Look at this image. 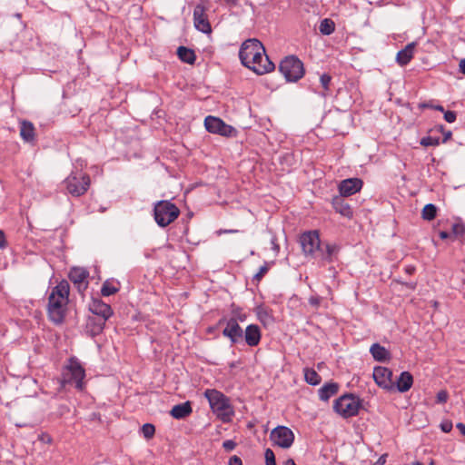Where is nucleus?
<instances>
[{
    "label": "nucleus",
    "mask_w": 465,
    "mask_h": 465,
    "mask_svg": "<svg viewBox=\"0 0 465 465\" xmlns=\"http://www.w3.org/2000/svg\"><path fill=\"white\" fill-rule=\"evenodd\" d=\"M225 4L229 6H236L239 0H224Z\"/></svg>",
    "instance_id": "nucleus-53"
},
{
    "label": "nucleus",
    "mask_w": 465,
    "mask_h": 465,
    "mask_svg": "<svg viewBox=\"0 0 465 465\" xmlns=\"http://www.w3.org/2000/svg\"><path fill=\"white\" fill-rule=\"evenodd\" d=\"M373 379L376 384L387 391H395V383L392 381V371L383 366H377L373 370Z\"/></svg>",
    "instance_id": "nucleus-12"
},
{
    "label": "nucleus",
    "mask_w": 465,
    "mask_h": 465,
    "mask_svg": "<svg viewBox=\"0 0 465 465\" xmlns=\"http://www.w3.org/2000/svg\"><path fill=\"white\" fill-rule=\"evenodd\" d=\"M460 70L462 74H465V58L461 59L460 62Z\"/></svg>",
    "instance_id": "nucleus-54"
},
{
    "label": "nucleus",
    "mask_w": 465,
    "mask_h": 465,
    "mask_svg": "<svg viewBox=\"0 0 465 465\" xmlns=\"http://www.w3.org/2000/svg\"><path fill=\"white\" fill-rule=\"evenodd\" d=\"M256 315L259 321L264 325L271 324L272 322V317L269 313L268 310L264 307L259 306L256 308Z\"/></svg>",
    "instance_id": "nucleus-30"
},
{
    "label": "nucleus",
    "mask_w": 465,
    "mask_h": 465,
    "mask_svg": "<svg viewBox=\"0 0 465 465\" xmlns=\"http://www.w3.org/2000/svg\"><path fill=\"white\" fill-rule=\"evenodd\" d=\"M192 412L193 408L190 401H185L183 403L174 405L170 411L171 416L176 420L185 419L190 416Z\"/></svg>",
    "instance_id": "nucleus-22"
},
{
    "label": "nucleus",
    "mask_w": 465,
    "mask_h": 465,
    "mask_svg": "<svg viewBox=\"0 0 465 465\" xmlns=\"http://www.w3.org/2000/svg\"><path fill=\"white\" fill-rule=\"evenodd\" d=\"M70 286L67 281H61L48 297L47 313L50 321L55 324L64 322L65 316V307L68 303Z\"/></svg>",
    "instance_id": "nucleus-2"
},
{
    "label": "nucleus",
    "mask_w": 465,
    "mask_h": 465,
    "mask_svg": "<svg viewBox=\"0 0 465 465\" xmlns=\"http://www.w3.org/2000/svg\"><path fill=\"white\" fill-rule=\"evenodd\" d=\"M433 109L436 111L443 112V113L445 112L443 106L440 104L434 105Z\"/></svg>",
    "instance_id": "nucleus-57"
},
{
    "label": "nucleus",
    "mask_w": 465,
    "mask_h": 465,
    "mask_svg": "<svg viewBox=\"0 0 465 465\" xmlns=\"http://www.w3.org/2000/svg\"><path fill=\"white\" fill-rule=\"evenodd\" d=\"M320 81H321V84H322L323 89L325 91H328L329 90V85H330L331 81V75L328 74H323L322 75H321Z\"/></svg>",
    "instance_id": "nucleus-38"
},
{
    "label": "nucleus",
    "mask_w": 465,
    "mask_h": 465,
    "mask_svg": "<svg viewBox=\"0 0 465 465\" xmlns=\"http://www.w3.org/2000/svg\"><path fill=\"white\" fill-rule=\"evenodd\" d=\"M448 392L446 391L441 390L436 395L437 402L445 403L448 400Z\"/></svg>",
    "instance_id": "nucleus-39"
},
{
    "label": "nucleus",
    "mask_w": 465,
    "mask_h": 465,
    "mask_svg": "<svg viewBox=\"0 0 465 465\" xmlns=\"http://www.w3.org/2000/svg\"><path fill=\"white\" fill-rule=\"evenodd\" d=\"M279 70L288 82H297L304 75L303 64L295 55L284 57L279 64Z\"/></svg>",
    "instance_id": "nucleus-7"
},
{
    "label": "nucleus",
    "mask_w": 465,
    "mask_h": 465,
    "mask_svg": "<svg viewBox=\"0 0 465 465\" xmlns=\"http://www.w3.org/2000/svg\"><path fill=\"white\" fill-rule=\"evenodd\" d=\"M420 143L422 146H438L440 144V138L439 137H432V136H425L420 139Z\"/></svg>",
    "instance_id": "nucleus-35"
},
{
    "label": "nucleus",
    "mask_w": 465,
    "mask_h": 465,
    "mask_svg": "<svg viewBox=\"0 0 465 465\" xmlns=\"http://www.w3.org/2000/svg\"><path fill=\"white\" fill-rule=\"evenodd\" d=\"M204 126L209 133L221 134L223 136H231L235 131L234 128L225 124L219 117L208 115L204 119Z\"/></svg>",
    "instance_id": "nucleus-11"
},
{
    "label": "nucleus",
    "mask_w": 465,
    "mask_h": 465,
    "mask_svg": "<svg viewBox=\"0 0 465 465\" xmlns=\"http://www.w3.org/2000/svg\"><path fill=\"white\" fill-rule=\"evenodd\" d=\"M300 242L305 254L312 255L319 252L322 242L317 231L304 232L300 237Z\"/></svg>",
    "instance_id": "nucleus-13"
},
{
    "label": "nucleus",
    "mask_w": 465,
    "mask_h": 465,
    "mask_svg": "<svg viewBox=\"0 0 465 465\" xmlns=\"http://www.w3.org/2000/svg\"><path fill=\"white\" fill-rule=\"evenodd\" d=\"M204 396L208 400L213 412L215 413L218 418L224 422L231 420L234 412L228 397L214 389H207L204 391Z\"/></svg>",
    "instance_id": "nucleus-3"
},
{
    "label": "nucleus",
    "mask_w": 465,
    "mask_h": 465,
    "mask_svg": "<svg viewBox=\"0 0 465 465\" xmlns=\"http://www.w3.org/2000/svg\"><path fill=\"white\" fill-rule=\"evenodd\" d=\"M439 236L440 239L446 240V239L450 238L451 236V234L446 231H440L439 232Z\"/></svg>",
    "instance_id": "nucleus-50"
},
{
    "label": "nucleus",
    "mask_w": 465,
    "mask_h": 465,
    "mask_svg": "<svg viewBox=\"0 0 465 465\" xmlns=\"http://www.w3.org/2000/svg\"><path fill=\"white\" fill-rule=\"evenodd\" d=\"M242 64L259 75L274 70V64L269 59L262 44L255 38L248 39L242 44L239 51Z\"/></svg>",
    "instance_id": "nucleus-1"
},
{
    "label": "nucleus",
    "mask_w": 465,
    "mask_h": 465,
    "mask_svg": "<svg viewBox=\"0 0 465 465\" xmlns=\"http://www.w3.org/2000/svg\"><path fill=\"white\" fill-rule=\"evenodd\" d=\"M20 135L25 142L34 141L35 136L34 124L31 122L25 120L21 122Z\"/></svg>",
    "instance_id": "nucleus-26"
},
{
    "label": "nucleus",
    "mask_w": 465,
    "mask_h": 465,
    "mask_svg": "<svg viewBox=\"0 0 465 465\" xmlns=\"http://www.w3.org/2000/svg\"><path fill=\"white\" fill-rule=\"evenodd\" d=\"M104 325H105V322H104V321H100L99 322L94 323V329H93V332L94 334L101 333L103 331V330H104Z\"/></svg>",
    "instance_id": "nucleus-42"
},
{
    "label": "nucleus",
    "mask_w": 465,
    "mask_h": 465,
    "mask_svg": "<svg viewBox=\"0 0 465 465\" xmlns=\"http://www.w3.org/2000/svg\"><path fill=\"white\" fill-rule=\"evenodd\" d=\"M177 55L179 59L189 64H193L196 60L195 53L193 49L185 46H179L177 49Z\"/></svg>",
    "instance_id": "nucleus-27"
},
{
    "label": "nucleus",
    "mask_w": 465,
    "mask_h": 465,
    "mask_svg": "<svg viewBox=\"0 0 465 465\" xmlns=\"http://www.w3.org/2000/svg\"><path fill=\"white\" fill-rule=\"evenodd\" d=\"M68 277L70 281L74 284L79 292H83L88 287L87 278L89 277V272L84 268L74 267L71 269Z\"/></svg>",
    "instance_id": "nucleus-15"
},
{
    "label": "nucleus",
    "mask_w": 465,
    "mask_h": 465,
    "mask_svg": "<svg viewBox=\"0 0 465 465\" xmlns=\"http://www.w3.org/2000/svg\"><path fill=\"white\" fill-rule=\"evenodd\" d=\"M119 292V287L114 286L109 280L105 281L101 288V294L104 297L115 294Z\"/></svg>",
    "instance_id": "nucleus-32"
},
{
    "label": "nucleus",
    "mask_w": 465,
    "mask_h": 465,
    "mask_svg": "<svg viewBox=\"0 0 465 465\" xmlns=\"http://www.w3.org/2000/svg\"><path fill=\"white\" fill-rule=\"evenodd\" d=\"M7 245V242L5 239V234L4 231L0 230V249L5 248Z\"/></svg>",
    "instance_id": "nucleus-46"
},
{
    "label": "nucleus",
    "mask_w": 465,
    "mask_h": 465,
    "mask_svg": "<svg viewBox=\"0 0 465 465\" xmlns=\"http://www.w3.org/2000/svg\"><path fill=\"white\" fill-rule=\"evenodd\" d=\"M437 207L432 203L426 204L421 212V217L424 220L431 221L436 217Z\"/></svg>",
    "instance_id": "nucleus-31"
},
{
    "label": "nucleus",
    "mask_w": 465,
    "mask_h": 465,
    "mask_svg": "<svg viewBox=\"0 0 465 465\" xmlns=\"http://www.w3.org/2000/svg\"><path fill=\"white\" fill-rule=\"evenodd\" d=\"M142 432L145 439L150 440L155 433V427L151 423H145L142 426Z\"/></svg>",
    "instance_id": "nucleus-34"
},
{
    "label": "nucleus",
    "mask_w": 465,
    "mask_h": 465,
    "mask_svg": "<svg viewBox=\"0 0 465 465\" xmlns=\"http://www.w3.org/2000/svg\"><path fill=\"white\" fill-rule=\"evenodd\" d=\"M337 382H327L319 390V397L322 401H327L331 397L336 395L339 391Z\"/></svg>",
    "instance_id": "nucleus-25"
},
{
    "label": "nucleus",
    "mask_w": 465,
    "mask_h": 465,
    "mask_svg": "<svg viewBox=\"0 0 465 465\" xmlns=\"http://www.w3.org/2000/svg\"><path fill=\"white\" fill-rule=\"evenodd\" d=\"M397 282H400L401 284L407 286L411 290H415L416 285H417V282H403L401 281H397Z\"/></svg>",
    "instance_id": "nucleus-49"
},
{
    "label": "nucleus",
    "mask_w": 465,
    "mask_h": 465,
    "mask_svg": "<svg viewBox=\"0 0 465 465\" xmlns=\"http://www.w3.org/2000/svg\"><path fill=\"white\" fill-rule=\"evenodd\" d=\"M416 44L414 42L408 44L403 49L400 50L396 55V62L404 66L413 58Z\"/></svg>",
    "instance_id": "nucleus-20"
},
{
    "label": "nucleus",
    "mask_w": 465,
    "mask_h": 465,
    "mask_svg": "<svg viewBox=\"0 0 465 465\" xmlns=\"http://www.w3.org/2000/svg\"><path fill=\"white\" fill-rule=\"evenodd\" d=\"M387 454H382L373 465H384L387 460Z\"/></svg>",
    "instance_id": "nucleus-47"
},
{
    "label": "nucleus",
    "mask_w": 465,
    "mask_h": 465,
    "mask_svg": "<svg viewBox=\"0 0 465 465\" xmlns=\"http://www.w3.org/2000/svg\"><path fill=\"white\" fill-rule=\"evenodd\" d=\"M228 465H242V461L240 457L233 455L229 459Z\"/></svg>",
    "instance_id": "nucleus-45"
},
{
    "label": "nucleus",
    "mask_w": 465,
    "mask_h": 465,
    "mask_svg": "<svg viewBox=\"0 0 465 465\" xmlns=\"http://www.w3.org/2000/svg\"><path fill=\"white\" fill-rule=\"evenodd\" d=\"M304 379L305 381L311 385H318L320 384L322 378L317 373V371L313 369L305 368L304 369Z\"/></svg>",
    "instance_id": "nucleus-28"
},
{
    "label": "nucleus",
    "mask_w": 465,
    "mask_h": 465,
    "mask_svg": "<svg viewBox=\"0 0 465 465\" xmlns=\"http://www.w3.org/2000/svg\"><path fill=\"white\" fill-rule=\"evenodd\" d=\"M240 320H241V321H243V320H244L243 316H241V317H240Z\"/></svg>",
    "instance_id": "nucleus-62"
},
{
    "label": "nucleus",
    "mask_w": 465,
    "mask_h": 465,
    "mask_svg": "<svg viewBox=\"0 0 465 465\" xmlns=\"http://www.w3.org/2000/svg\"><path fill=\"white\" fill-rule=\"evenodd\" d=\"M219 326L225 325L223 330V335L230 340L232 344L238 343L242 340L243 331L238 323V320L234 317L226 319L223 317L218 322Z\"/></svg>",
    "instance_id": "nucleus-9"
},
{
    "label": "nucleus",
    "mask_w": 465,
    "mask_h": 465,
    "mask_svg": "<svg viewBox=\"0 0 465 465\" xmlns=\"http://www.w3.org/2000/svg\"><path fill=\"white\" fill-rule=\"evenodd\" d=\"M343 197L344 196L341 195L335 196L331 202L332 206L334 210L342 216L351 218L353 214L352 209Z\"/></svg>",
    "instance_id": "nucleus-21"
},
{
    "label": "nucleus",
    "mask_w": 465,
    "mask_h": 465,
    "mask_svg": "<svg viewBox=\"0 0 465 465\" xmlns=\"http://www.w3.org/2000/svg\"><path fill=\"white\" fill-rule=\"evenodd\" d=\"M154 220L161 227H166L172 223L180 214L179 208L170 201H159L153 209Z\"/></svg>",
    "instance_id": "nucleus-6"
},
{
    "label": "nucleus",
    "mask_w": 465,
    "mask_h": 465,
    "mask_svg": "<svg viewBox=\"0 0 465 465\" xmlns=\"http://www.w3.org/2000/svg\"><path fill=\"white\" fill-rule=\"evenodd\" d=\"M451 235L455 238L462 237L465 234V224L461 222H458L451 226Z\"/></svg>",
    "instance_id": "nucleus-33"
},
{
    "label": "nucleus",
    "mask_w": 465,
    "mask_h": 465,
    "mask_svg": "<svg viewBox=\"0 0 465 465\" xmlns=\"http://www.w3.org/2000/svg\"><path fill=\"white\" fill-rule=\"evenodd\" d=\"M245 342L251 346H257L261 341V331L258 325L250 324L243 332Z\"/></svg>",
    "instance_id": "nucleus-19"
},
{
    "label": "nucleus",
    "mask_w": 465,
    "mask_h": 465,
    "mask_svg": "<svg viewBox=\"0 0 465 465\" xmlns=\"http://www.w3.org/2000/svg\"><path fill=\"white\" fill-rule=\"evenodd\" d=\"M321 301H322V299H321L319 296H312V297H310V299H309V303H310L312 306H313V307L317 308V307H319V306H320V304H321Z\"/></svg>",
    "instance_id": "nucleus-44"
},
{
    "label": "nucleus",
    "mask_w": 465,
    "mask_h": 465,
    "mask_svg": "<svg viewBox=\"0 0 465 465\" xmlns=\"http://www.w3.org/2000/svg\"><path fill=\"white\" fill-rule=\"evenodd\" d=\"M363 182L360 178H349L341 181L339 184V192L341 196H351L362 188Z\"/></svg>",
    "instance_id": "nucleus-16"
},
{
    "label": "nucleus",
    "mask_w": 465,
    "mask_h": 465,
    "mask_svg": "<svg viewBox=\"0 0 465 465\" xmlns=\"http://www.w3.org/2000/svg\"><path fill=\"white\" fill-rule=\"evenodd\" d=\"M456 427L461 432L462 435H465V424L464 423L459 422L456 425Z\"/></svg>",
    "instance_id": "nucleus-52"
},
{
    "label": "nucleus",
    "mask_w": 465,
    "mask_h": 465,
    "mask_svg": "<svg viewBox=\"0 0 465 465\" xmlns=\"http://www.w3.org/2000/svg\"><path fill=\"white\" fill-rule=\"evenodd\" d=\"M268 271H269L268 265L267 264L262 265L260 268L259 272L253 275V280L256 282H260L263 278V276L268 272Z\"/></svg>",
    "instance_id": "nucleus-37"
},
{
    "label": "nucleus",
    "mask_w": 465,
    "mask_h": 465,
    "mask_svg": "<svg viewBox=\"0 0 465 465\" xmlns=\"http://www.w3.org/2000/svg\"><path fill=\"white\" fill-rule=\"evenodd\" d=\"M67 192L74 197L84 195L90 187V176L81 171L72 172L64 180Z\"/></svg>",
    "instance_id": "nucleus-8"
},
{
    "label": "nucleus",
    "mask_w": 465,
    "mask_h": 465,
    "mask_svg": "<svg viewBox=\"0 0 465 465\" xmlns=\"http://www.w3.org/2000/svg\"><path fill=\"white\" fill-rule=\"evenodd\" d=\"M89 309L94 314L101 316L102 319L100 321L104 322H106L113 314L111 306L101 299H93Z\"/></svg>",
    "instance_id": "nucleus-17"
},
{
    "label": "nucleus",
    "mask_w": 465,
    "mask_h": 465,
    "mask_svg": "<svg viewBox=\"0 0 465 465\" xmlns=\"http://www.w3.org/2000/svg\"><path fill=\"white\" fill-rule=\"evenodd\" d=\"M456 113L453 111H446L444 112V119L448 123H453L456 120Z\"/></svg>",
    "instance_id": "nucleus-41"
},
{
    "label": "nucleus",
    "mask_w": 465,
    "mask_h": 465,
    "mask_svg": "<svg viewBox=\"0 0 465 465\" xmlns=\"http://www.w3.org/2000/svg\"><path fill=\"white\" fill-rule=\"evenodd\" d=\"M451 135L452 134L450 131L444 133V138L442 140V143H446L451 137Z\"/></svg>",
    "instance_id": "nucleus-55"
},
{
    "label": "nucleus",
    "mask_w": 465,
    "mask_h": 465,
    "mask_svg": "<svg viewBox=\"0 0 465 465\" xmlns=\"http://www.w3.org/2000/svg\"><path fill=\"white\" fill-rule=\"evenodd\" d=\"M284 465H296L292 459H288L284 461Z\"/></svg>",
    "instance_id": "nucleus-58"
},
{
    "label": "nucleus",
    "mask_w": 465,
    "mask_h": 465,
    "mask_svg": "<svg viewBox=\"0 0 465 465\" xmlns=\"http://www.w3.org/2000/svg\"><path fill=\"white\" fill-rule=\"evenodd\" d=\"M237 232L236 230H226V231H224V232H228V233H230V232Z\"/></svg>",
    "instance_id": "nucleus-59"
},
{
    "label": "nucleus",
    "mask_w": 465,
    "mask_h": 465,
    "mask_svg": "<svg viewBox=\"0 0 465 465\" xmlns=\"http://www.w3.org/2000/svg\"><path fill=\"white\" fill-rule=\"evenodd\" d=\"M274 444L282 449L290 448L294 441V434L291 429L285 426H278L274 428L270 435Z\"/></svg>",
    "instance_id": "nucleus-10"
},
{
    "label": "nucleus",
    "mask_w": 465,
    "mask_h": 465,
    "mask_svg": "<svg viewBox=\"0 0 465 465\" xmlns=\"http://www.w3.org/2000/svg\"><path fill=\"white\" fill-rule=\"evenodd\" d=\"M272 248L275 252L279 251V245L276 243V238H272Z\"/></svg>",
    "instance_id": "nucleus-56"
},
{
    "label": "nucleus",
    "mask_w": 465,
    "mask_h": 465,
    "mask_svg": "<svg viewBox=\"0 0 465 465\" xmlns=\"http://www.w3.org/2000/svg\"><path fill=\"white\" fill-rule=\"evenodd\" d=\"M85 377V371L75 357H71L68 363L64 367L61 385L64 387L66 384L75 383V388L79 391L84 389V379Z\"/></svg>",
    "instance_id": "nucleus-4"
},
{
    "label": "nucleus",
    "mask_w": 465,
    "mask_h": 465,
    "mask_svg": "<svg viewBox=\"0 0 465 465\" xmlns=\"http://www.w3.org/2000/svg\"><path fill=\"white\" fill-rule=\"evenodd\" d=\"M395 390L400 392L408 391L413 384V377L409 371H402L396 381Z\"/></svg>",
    "instance_id": "nucleus-23"
},
{
    "label": "nucleus",
    "mask_w": 465,
    "mask_h": 465,
    "mask_svg": "<svg viewBox=\"0 0 465 465\" xmlns=\"http://www.w3.org/2000/svg\"><path fill=\"white\" fill-rule=\"evenodd\" d=\"M430 465H434V461H433V460H431V461H430Z\"/></svg>",
    "instance_id": "nucleus-63"
},
{
    "label": "nucleus",
    "mask_w": 465,
    "mask_h": 465,
    "mask_svg": "<svg viewBox=\"0 0 465 465\" xmlns=\"http://www.w3.org/2000/svg\"><path fill=\"white\" fill-rule=\"evenodd\" d=\"M236 445H237L236 442L233 441L232 440H227L223 441V447L226 451H231V450H234Z\"/></svg>",
    "instance_id": "nucleus-40"
},
{
    "label": "nucleus",
    "mask_w": 465,
    "mask_h": 465,
    "mask_svg": "<svg viewBox=\"0 0 465 465\" xmlns=\"http://www.w3.org/2000/svg\"><path fill=\"white\" fill-rule=\"evenodd\" d=\"M319 30L322 35H330L335 30V23L330 18H325L321 21Z\"/></svg>",
    "instance_id": "nucleus-29"
},
{
    "label": "nucleus",
    "mask_w": 465,
    "mask_h": 465,
    "mask_svg": "<svg viewBox=\"0 0 465 465\" xmlns=\"http://www.w3.org/2000/svg\"><path fill=\"white\" fill-rule=\"evenodd\" d=\"M340 247L337 244H322L319 254L321 256V259L327 262H332L334 260H336L337 255L339 253Z\"/></svg>",
    "instance_id": "nucleus-18"
},
{
    "label": "nucleus",
    "mask_w": 465,
    "mask_h": 465,
    "mask_svg": "<svg viewBox=\"0 0 465 465\" xmlns=\"http://www.w3.org/2000/svg\"><path fill=\"white\" fill-rule=\"evenodd\" d=\"M412 465H424L423 463L420 462V461H414L412 463Z\"/></svg>",
    "instance_id": "nucleus-60"
},
{
    "label": "nucleus",
    "mask_w": 465,
    "mask_h": 465,
    "mask_svg": "<svg viewBox=\"0 0 465 465\" xmlns=\"http://www.w3.org/2000/svg\"><path fill=\"white\" fill-rule=\"evenodd\" d=\"M362 401L352 393H346L336 399L333 410L341 417L348 419L358 415Z\"/></svg>",
    "instance_id": "nucleus-5"
},
{
    "label": "nucleus",
    "mask_w": 465,
    "mask_h": 465,
    "mask_svg": "<svg viewBox=\"0 0 465 465\" xmlns=\"http://www.w3.org/2000/svg\"><path fill=\"white\" fill-rule=\"evenodd\" d=\"M443 130H444L443 126H442V125H440V132H443Z\"/></svg>",
    "instance_id": "nucleus-61"
},
{
    "label": "nucleus",
    "mask_w": 465,
    "mask_h": 465,
    "mask_svg": "<svg viewBox=\"0 0 465 465\" xmlns=\"http://www.w3.org/2000/svg\"><path fill=\"white\" fill-rule=\"evenodd\" d=\"M264 456L266 465H276L275 455L271 449H266Z\"/></svg>",
    "instance_id": "nucleus-36"
},
{
    "label": "nucleus",
    "mask_w": 465,
    "mask_h": 465,
    "mask_svg": "<svg viewBox=\"0 0 465 465\" xmlns=\"http://www.w3.org/2000/svg\"><path fill=\"white\" fill-rule=\"evenodd\" d=\"M415 270H416V269H415V266H413V265H407V266L404 268L405 272H406V273H408V274H412V273H414Z\"/></svg>",
    "instance_id": "nucleus-51"
},
{
    "label": "nucleus",
    "mask_w": 465,
    "mask_h": 465,
    "mask_svg": "<svg viewBox=\"0 0 465 465\" xmlns=\"http://www.w3.org/2000/svg\"><path fill=\"white\" fill-rule=\"evenodd\" d=\"M370 352L377 361L383 362L389 361L391 358L390 351L379 343H373L371 346Z\"/></svg>",
    "instance_id": "nucleus-24"
},
{
    "label": "nucleus",
    "mask_w": 465,
    "mask_h": 465,
    "mask_svg": "<svg viewBox=\"0 0 465 465\" xmlns=\"http://www.w3.org/2000/svg\"><path fill=\"white\" fill-rule=\"evenodd\" d=\"M433 104H431V102H424V103H420L419 104V108L420 109H425V108H430V109H433Z\"/></svg>",
    "instance_id": "nucleus-48"
},
{
    "label": "nucleus",
    "mask_w": 465,
    "mask_h": 465,
    "mask_svg": "<svg viewBox=\"0 0 465 465\" xmlns=\"http://www.w3.org/2000/svg\"><path fill=\"white\" fill-rule=\"evenodd\" d=\"M207 7L200 3L196 5L193 10V24L194 27L204 34L212 32V26L206 15Z\"/></svg>",
    "instance_id": "nucleus-14"
},
{
    "label": "nucleus",
    "mask_w": 465,
    "mask_h": 465,
    "mask_svg": "<svg viewBox=\"0 0 465 465\" xmlns=\"http://www.w3.org/2000/svg\"><path fill=\"white\" fill-rule=\"evenodd\" d=\"M440 429L443 432H450L452 430V422L450 420H445L440 423Z\"/></svg>",
    "instance_id": "nucleus-43"
}]
</instances>
